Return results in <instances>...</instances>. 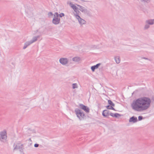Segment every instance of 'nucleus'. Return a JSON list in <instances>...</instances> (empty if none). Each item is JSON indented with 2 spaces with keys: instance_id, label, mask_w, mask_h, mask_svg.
I'll list each match as a JSON object with an SVG mask.
<instances>
[{
  "instance_id": "a878e982",
  "label": "nucleus",
  "mask_w": 154,
  "mask_h": 154,
  "mask_svg": "<svg viewBox=\"0 0 154 154\" xmlns=\"http://www.w3.org/2000/svg\"><path fill=\"white\" fill-rule=\"evenodd\" d=\"M59 16L60 17H61L63 16H64V14L63 13H61L60 14H58Z\"/></svg>"
},
{
  "instance_id": "4468645a",
  "label": "nucleus",
  "mask_w": 154,
  "mask_h": 154,
  "mask_svg": "<svg viewBox=\"0 0 154 154\" xmlns=\"http://www.w3.org/2000/svg\"><path fill=\"white\" fill-rule=\"evenodd\" d=\"M31 44H32V43L30 41H29L26 42L24 44V46L23 48V49H26L28 46L30 45Z\"/></svg>"
},
{
  "instance_id": "4be33fe9",
  "label": "nucleus",
  "mask_w": 154,
  "mask_h": 154,
  "mask_svg": "<svg viewBox=\"0 0 154 154\" xmlns=\"http://www.w3.org/2000/svg\"><path fill=\"white\" fill-rule=\"evenodd\" d=\"M72 87L73 89L77 88L78 85L76 83H73L72 84Z\"/></svg>"
},
{
  "instance_id": "f3484780",
  "label": "nucleus",
  "mask_w": 154,
  "mask_h": 154,
  "mask_svg": "<svg viewBox=\"0 0 154 154\" xmlns=\"http://www.w3.org/2000/svg\"><path fill=\"white\" fill-rule=\"evenodd\" d=\"M70 4L71 5V7L75 11L76 13V10L78 9V8L74 5L73 4H71V3H70Z\"/></svg>"
},
{
  "instance_id": "412c9836",
  "label": "nucleus",
  "mask_w": 154,
  "mask_h": 154,
  "mask_svg": "<svg viewBox=\"0 0 154 154\" xmlns=\"http://www.w3.org/2000/svg\"><path fill=\"white\" fill-rule=\"evenodd\" d=\"M106 108L108 109H112L113 110H115V109L112 106H111L108 105L107 106H106Z\"/></svg>"
},
{
  "instance_id": "a211bd4d",
  "label": "nucleus",
  "mask_w": 154,
  "mask_h": 154,
  "mask_svg": "<svg viewBox=\"0 0 154 154\" xmlns=\"http://www.w3.org/2000/svg\"><path fill=\"white\" fill-rule=\"evenodd\" d=\"M83 13H84V14H87L88 16L90 15V11L86 9H85V11H84Z\"/></svg>"
},
{
  "instance_id": "9b49d317",
  "label": "nucleus",
  "mask_w": 154,
  "mask_h": 154,
  "mask_svg": "<svg viewBox=\"0 0 154 154\" xmlns=\"http://www.w3.org/2000/svg\"><path fill=\"white\" fill-rule=\"evenodd\" d=\"M72 60L75 62H78L81 60V58L79 57H73L72 59Z\"/></svg>"
},
{
  "instance_id": "0eeeda50",
  "label": "nucleus",
  "mask_w": 154,
  "mask_h": 154,
  "mask_svg": "<svg viewBox=\"0 0 154 154\" xmlns=\"http://www.w3.org/2000/svg\"><path fill=\"white\" fill-rule=\"evenodd\" d=\"M60 63L63 65L67 64L69 62L68 59L66 58L62 57L59 59Z\"/></svg>"
},
{
  "instance_id": "ddd939ff",
  "label": "nucleus",
  "mask_w": 154,
  "mask_h": 154,
  "mask_svg": "<svg viewBox=\"0 0 154 154\" xmlns=\"http://www.w3.org/2000/svg\"><path fill=\"white\" fill-rule=\"evenodd\" d=\"M146 23L149 25H152L154 24V19L146 20Z\"/></svg>"
},
{
  "instance_id": "39448f33",
  "label": "nucleus",
  "mask_w": 154,
  "mask_h": 154,
  "mask_svg": "<svg viewBox=\"0 0 154 154\" xmlns=\"http://www.w3.org/2000/svg\"><path fill=\"white\" fill-rule=\"evenodd\" d=\"M74 15L80 25H82L86 23V21L82 19L77 13L74 14Z\"/></svg>"
},
{
  "instance_id": "e433bc0d",
  "label": "nucleus",
  "mask_w": 154,
  "mask_h": 154,
  "mask_svg": "<svg viewBox=\"0 0 154 154\" xmlns=\"http://www.w3.org/2000/svg\"><path fill=\"white\" fill-rule=\"evenodd\" d=\"M152 100L154 101V97H152Z\"/></svg>"
},
{
  "instance_id": "dca6fc26",
  "label": "nucleus",
  "mask_w": 154,
  "mask_h": 154,
  "mask_svg": "<svg viewBox=\"0 0 154 154\" xmlns=\"http://www.w3.org/2000/svg\"><path fill=\"white\" fill-rule=\"evenodd\" d=\"M40 37L39 35H38L36 36H35L30 41L31 42V43H32L35 42H36L37 40V39L38 38H39Z\"/></svg>"
},
{
  "instance_id": "f03ea898",
  "label": "nucleus",
  "mask_w": 154,
  "mask_h": 154,
  "mask_svg": "<svg viewBox=\"0 0 154 154\" xmlns=\"http://www.w3.org/2000/svg\"><path fill=\"white\" fill-rule=\"evenodd\" d=\"M75 112L77 117L80 120L83 119L86 117L82 111L80 109H76L75 110Z\"/></svg>"
},
{
  "instance_id": "423d86ee",
  "label": "nucleus",
  "mask_w": 154,
  "mask_h": 154,
  "mask_svg": "<svg viewBox=\"0 0 154 154\" xmlns=\"http://www.w3.org/2000/svg\"><path fill=\"white\" fill-rule=\"evenodd\" d=\"M23 145L20 143H18L14 149V150H16L19 149L21 152H23Z\"/></svg>"
},
{
  "instance_id": "473e14b6",
  "label": "nucleus",
  "mask_w": 154,
  "mask_h": 154,
  "mask_svg": "<svg viewBox=\"0 0 154 154\" xmlns=\"http://www.w3.org/2000/svg\"><path fill=\"white\" fill-rule=\"evenodd\" d=\"M29 146H30L32 144V142H30L29 143Z\"/></svg>"
},
{
  "instance_id": "c85d7f7f",
  "label": "nucleus",
  "mask_w": 154,
  "mask_h": 154,
  "mask_svg": "<svg viewBox=\"0 0 154 154\" xmlns=\"http://www.w3.org/2000/svg\"><path fill=\"white\" fill-rule=\"evenodd\" d=\"M53 15V14L51 12H49L48 13V15L49 17H50Z\"/></svg>"
},
{
  "instance_id": "c756f323",
  "label": "nucleus",
  "mask_w": 154,
  "mask_h": 154,
  "mask_svg": "<svg viewBox=\"0 0 154 154\" xmlns=\"http://www.w3.org/2000/svg\"><path fill=\"white\" fill-rule=\"evenodd\" d=\"M28 16L29 17H32L33 16V14L32 13H31L30 15H29V14L28 13Z\"/></svg>"
},
{
  "instance_id": "72a5a7b5",
  "label": "nucleus",
  "mask_w": 154,
  "mask_h": 154,
  "mask_svg": "<svg viewBox=\"0 0 154 154\" xmlns=\"http://www.w3.org/2000/svg\"><path fill=\"white\" fill-rule=\"evenodd\" d=\"M115 104L114 103H113L111 105H110L111 106H112V107H114L115 106Z\"/></svg>"
},
{
  "instance_id": "aec40b11",
  "label": "nucleus",
  "mask_w": 154,
  "mask_h": 154,
  "mask_svg": "<svg viewBox=\"0 0 154 154\" xmlns=\"http://www.w3.org/2000/svg\"><path fill=\"white\" fill-rule=\"evenodd\" d=\"M141 1L146 3H150L151 0H141Z\"/></svg>"
},
{
  "instance_id": "393cba45",
  "label": "nucleus",
  "mask_w": 154,
  "mask_h": 154,
  "mask_svg": "<svg viewBox=\"0 0 154 154\" xmlns=\"http://www.w3.org/2000/svg\"><path fill=\"white\" fill-rule=\"evenodd\" d=\"M114 117L117 118L119 116H120V115L119 113H116L114 114Z\"/></svg>"
},
{
  "instance_id": "7c9ffc66",
  "label": "nucleus",
  "mask_w": 154,
  "mask_h": 154,
  "mask_svg": "<svg viewBox=\"0 0 154 154\" xmlns=\"http://www.w3.org/2000/svg\"><path fill=\"white\" fill-rule=\"evenodd\" d=\"M34 147H37L39 146V144H38L35 143L34 144Z\"/></svg>"
},
{
  "instance_id": "f257e3e1",
  "label": "nucleus",
  "mask_w": 154,
  "mask_h": 154,
  "mask_svg": "<svg viewBox=\"0 0 154 154\" xmlns=\"http://www.w3.org/2000/svg\"><path fill=\"white\" fill-rule=\"evenodd\" d=\"M151 101V100L149 97H140L133 101L131 107L135 111L142 112L149 108Z\"/></svg>"
},
{
  "instance_id": "2f4dec72",
  "label": "nucleus",
  "mask_w": 154,
  "mask_h": 154,
  "mask_svg": "<svg viewBox=\"0 0 154 154\" xmlns=\"http://www.w3.org/2000/svg\"><path fill=\"white\" fill-rule=\"evenodd\" d=\"M114 114L113 113H112V112H111L109 114L111 116H112V117H114Z\"/></svg>"
},
{
  "instance_id": "f704fd0d",
  "label": "nucleus",
  "mask_w": 154,
  "mask_h": 154,
  "mask_svg": "<svg viewBox=\"0 0 154 154\" xmlns=\"http://www.w3.org/2000/svg\"><path fill=\"white\" fill-rule=\"evenodd\" d=\"M28 141L30 142H32V140H31V138H29L28 140Z\"/></svg>"
},
{
  "instance_id": "6e6552de",
  "label": "nucleus",
  "mask_w": 154,
  "mask_h": 154,
  "mask_svg": "<svg viewBox=\"0 0 154 154\" xmlns=\"http://www.w3.org/2000/svg\"><path fill=\"white\" fill-rule=\"evenodd\" d=\"M80 108L84 110L87 112H89V109L88 107L87 106L84 105L82 104H79Z\"/></svg>"
},
{
  "instance_id": "7ed1b4c3",
  "label": "nucleus",
  "mask_w": 154,
  "mask_h": 154,
  "mask_svg": "<svg viewBox=\"0 0 154 154\" xmlns=\"http://www.w3.org/2000/svg\"><path fill=\"white\" fill-rule=\"evenodd\" d=\"M60 19L59 18L58 14L56 12L54 14V17L52 20V23L55 25H57L60 23Z\"/></svg>"
},
{
  "instance_id": "b1692460",
  "label": "nucleus",
  "mask_w": 154,
  "mask_h": 154,
  "mask_svg": "<svg viewBox=\"0 0 154 154\" xmlns=\"http://www.w3.org/2000/svg\"><path fill=\"white\" fill-rule=\"evenodd\" d=\"M149 25V24L146 23V24L145 25L144 27V29H147L150 26Z\"/></svg>"
},
{
  "instance_id": "6ab92c4d",
  "label": "nucleus",
  "mask_w": 154,
  "mask_h": 154,
  "mask_svg": "<svg viewBox=\"0 0 154 154\" xmlns=\"http://www.w3.org/2000/svg\"><path fill=\"white\" fill-rule=\"evenodd\" d=\"M79 10L82 12H83L84 11H85V8L80 5H79Z\"/></svg>"
},
{
  "instance_id": "20e7f679",
  "label": "nucleus",
  "mask_w": 154,
  "mask_h": 154,
  "mask_svg": "<svg viewBox=\"0 0 154 154\" xmlns=\"http://www.w3.org/2000/svg\"><path fill=\"white\" fill-rule=\"evenodd\" d=\"M7 138V133L5 130L0 132V141H3V140H6Z\"/></svg>"
},
{
  "instance_id": "bb28decb",
  "label": "nucleus",
  "mask_w": 154,
  "mask_h": 154,
  "mask_svg": "<svg viewBox=\"0 0 154 154\" xmlns=\"http://www.w3.org/2000/svg\"><path fill=\"white\" fill-rule=\"evenodd\" d=\"M108 102L109 104L110 105H112L113 103L112 101L110 100H108Z\"/></svg>"
},
{
  "instance_id": "c9c22d12",
  "label": "nucleus",
  "mask_w": 154,
  "mask_h": 154,
  "mask_svg": "<svg viewBox=\"0 0 154 154\" xmlns=\"http://www.w3.org/2000/svg\"><path fill=\"white\" fill-rule=\"evenodd\" d=\"M143 59H145L146 60H149V59L148 58H146V57H143Z\"/></svg>"
},
{
  "instance_id": "cd10ccee",
  "label": "nucleus",
  "mask_w": 154,
  "mask_h": 154,
  "mask_svg": "<svg viewBox=\"0 0 154 154\" xmlns=\"http://www.w3.org/2000/svg\"><path fill=\"white\" fill-rule=\"evenodd\" d=\"M143 117L142 116H139L138 117V120L139 121H140V120H142L143 119Z\"/></svg>"
},
{
  "instance_id": "9d476101",
  "label": "nucleus",
  "mask_w": 154,
  "mask_h": 154,
  "mask_svg": "<svg viewBox=\"0 0 154 154\" xmlns=\"http://www.w3.org/2000/svg\"><path fill=\"white\" fill-rule=\"evenodd\" d=\"M129 121L130 122H132L134 123L136 122H137V118L133 116L131 118L129 119Z\"/></svg>"
},
{
  "instance_id": "1a4fd4ad",
  "label": "nucleus",
  "mask_w": 154,
  "mask_h": 154,
  "mask_svg": "<svg viewBox=\"0 0 154 154\" xmlns=\"http://www.w3.org/2000/svg\"><path fill=\"white\" fill-rule=\"evenodd\" d=\"M101 63H98L95 65L91 67V69L93 72H94L96 69H97L101 65Z\"/></svg>"
},
{
  "instance_id": "5701e85b",
  "label": "nucleus",
  "mask_w": 154,
  "mask_h": 154,
  "mask_svg": "<svg viewBox=\"0 0 154 154\" xmlns=\"http://www.w3.org/2000/svg\"><path fill=\"white\" fill-rule=\"evenodd\" d=\"M91 47L94 48L98 49L99 48L100 46L99 45H92Z\"/></svg>"
},
{
  "instance_id": "f8f14e48",
  "label": "nucleus",
  "mask_w": 154,
  "mask_h": 154,
  "mask_svg": "<svg viewBox=\"0 0 154 154\" xmlns=\"http://www.w3.org/2000/svg\"><path fill=\"white\" fill-rule=\"evenodd\" d=\"M109 114V112L107 110H103L102 113L103 116L105 117L108 116Z\"/></svg>"
},
{
  "instance_id": "2eb2a0df",
  "label": "nucleus",
  "mask_w": 154,
  "mask_h": 154,
  "mask_svg": "<svg viewBox=\"0 0 154 154\" xmlns=\"http://www.w3.org/2000/svg\"><path fill=\"white\" fill-rule=\"evenodd\" d=\"M116 63H119L120 62V58L119 56H116L114 57Z\"/></svg>"
}]
</instances>
